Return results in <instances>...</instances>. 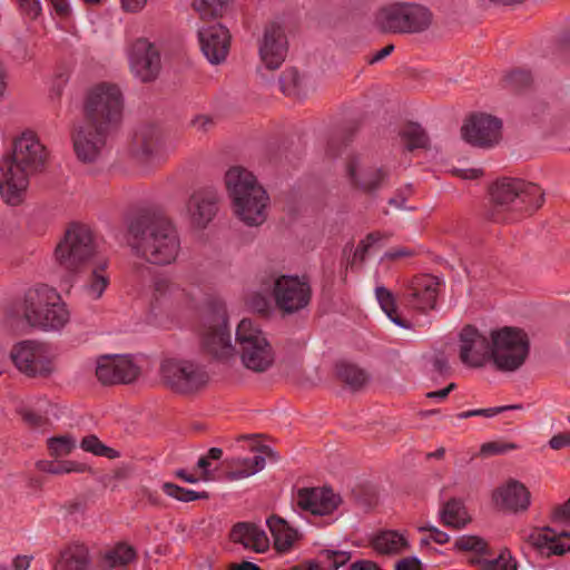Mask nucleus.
I'll return each instance as SVG.
<instances>
[{
  "mask_svg": "<svg viewBox=\"0 0 570 570\" xmlns=\"http://www.w3.org/2000/svg\"><path fill=\"white\" fill-rule=\"evenodd\" d=\"M350 559V552L324 549L318 552L316 559L304 561L291 567L288 570H337L346 564Z\"/></svg>",
  "mask_w": 570,
  "mask_h": 570,
  "instance_id": "7c9ffc66",
  "label": "nucleus"
},
{
  "mask_svg": "<svg viewBox=\"0 0 570 570\" xmlns=\"http://www.w3.org/2000/svg\"><path fill=\"white\" fill-rule=\"evenodd\" d=\"M229 4V0H198L194 2V8L200 13L202 19L207 17H222Z\"/></svg>",
  "mask_w": 570,
  "mask_h": 570,
  "instance_id": "09e8293b",
  "label": "nucleus"
},
{
  "mask_svg": "<svg viewBox=\"0 0 570 570\" xmlns=\"http://www.w3.org/2000/svg\"><path fill=\"white\" fill-rule=\"evenodd\" d=\"M96 375L105 385L128 384L137 379L139 368L121 355H102L98 358Z\"/></svg>",
  "mask_w": 570,
  "mask_h": 570,
  "instance_id": "6ab92c4d",
  "label": "nucleus"
},
{
  "mask_svg": "<svg viewBox=\"0 0 570 570\" xmlns=\"http://www.w3.org/2000/svg\"><path fill=\"white\" fill-rule=\"evenodd\" d=\"M517 562L508 550L502 551L498 558L482 561V570H517Z\"/></svg>",
  "mask_w": 570,
  "mask_h": 570,
  "instance_id": "864d4df0",
  "label": "nucleus"
},
{
  "mask_svg": "<svg viewBox=\"0 0 570 570\" xmlns=\"http://www.w3.org/2000/svg\"><path fill=\"white\" fill-rule=\"evenodd\" d=\"M400 137L410 151L429 146V136L417 122L405 124L400 130Z\"/></svg>",
  "mask_w": 570,
  "mask_h": 570,
  "instance_id": "58836bf2",
  "label": "nucleus"
},
{
  "mask_svg": "<svg viewBox=\"0 0 570 570\" xmlns=\"http://www.w3.org/2000/svg\"><path fill=\"white\" fill-rule=\"evenodd\" d=\"M346 174L351 184L365 194H374L382 188L390 173L385 167H368L357 170V159L351 158L346 164Z\"/></svg>",
  "mask_w": 570,
  "mask_h": 570,
  "instance_id": "bb28decb",
  "label": "nucleus"
},
{
  "mask_svg": "<svg viewBox=\"0 0 570 570\" xmlns=\"http://www.w3.org/2000/svg\"><path fill=\"white\" fill-rule=\"evenodd\" d=\"M340 503L341 497L330 488H302L297 490V507L314 515L331 514Z\"/></svg>",
  "mask_w": 570,
  "mask_h": 570,
  "instance_id": "393cba45",
  "label": "nucleus"
},
{
  "mask_svg": "<svg viewBox=\"0 0 570 570\" xmlns=\"http://www.w3.org/2000/svg\"><path fill=\"white\" fill-rule=\"evenodd\" d=\"M75 448L76 442L69 435L55 436L48 440V450L53 458L68 455Z\"/></svg>",
  "mask_w": 570,
  "mask_h": 570,
  "instance_id": "3c124183",
  "label": "nucleus"
},
{
  "mask_svg": "<svg viewBox=\"0 0 570 570\" xmlns=\"http://www.w3.org/2000/svg\"><path fill=\"white\" fill-rule=\"evenodd\" d=\"M492 341L491 361L501 372H514L527 361L530 340L524 330L503 326L490 332Z\"/></svg>",
  "mask_w": 570,
  "mask_h": 570,
  "instance_id": "9d476101",
  "label": "nucleus"
},
{
  "mask_svg": "<svg viewBox=\"0 0 570 570\" xmlns=\"http://www.w3.org/2000/svg\"><path fill=\"white\" fill-rule=\"evenodd\" d=\"M287 49L284 28L277 22L268 23L259 46V56L266 68L278 69L286 58Z\"/></svg>",
  "mask_w": 570,
  "mask_h": 570,
  "instance_id": "4be33fe9",
  "label": "nucleus"
},
{
  "mask_svg": "<svg viewBox=\"0 0 570 570\" xmlns=\"http://www.w3.org/2000/svg\"><path fill=\"white\" fill-rule=\"evenodd\" d=\"M431 11L413 2H393L380 7L373 16V26L381 33L413 35L429 29Z\"/></svg>",
  "mask_w": 570,
  "mask_h": 570,
  "instance_id": "39448f33",
  "label": "nucleus"
},
{
  "mask_svg": "<svg viewBox=\"0 0 570 570\" xmlns=\"http://www.w3.org/2000/svg\"><path fill=\"white\" fill-rule=\"evenodd\" d=\"M279 87L284 95L301 97L302 78L296 68L285 69L279 77Z\"/></svg>",
  "mask_w": 570,
  "mask_h": 570,
  "instance_id": "a18cd8bd",
  "label": "nucleus"
},
{
  "mask_svg": "<svg viewBox=\"0 0 570 570\" xmlns=\"http://www.w3.org/2000/svg\"><path fill=\"white\" fill-rule=\"evenodd\" d=\"M225 184L240 220L249 226H258L266 220L268 195L253 173L242 166L230 167L225 175Z\"/></svg>",
  "mask_w": 570,
  "mask_h": 570,
  "instance_id": "7ed1b4c3",
  "label": "nucleus"
},
{
  "mask_svg": "<svg viewBox=\"0 0 570 570\" xmlns=\"http://www.w3.org/2000/svg\"><path fill=\"white\" fill-rule=\"evenodd\" d=\"M226 466L225 478L235 481L248 478L265 468V458L254 455L253 458H232L224 461Z\"/></svg>",
  "mask_w": 570,
  "mask_h": 570,
  "instance_id": "2f4dec72",
  "label": "nucleus"
},
{
  "mask_svg": "<svg viewBox=\"0 0 570 570\" xmlns=\"http://www.w3.org/2000/svg\"><path fill=\"white\" fill-rule=\"evenodd\" d=\"M395 570H423L420 559L416 557H407L399 560Z\"/></svg>",
  "mask_w": 570,
  "mask_h": 570,
  "instance_id": "0e129e2a",
  "label": "nucleus"
},
{
  "mask_svg": "<svg viewBox=\"0 0 570 570\" xmlns=\"http://www.w3.org/2000/svg\"><path fill=\"white\" fill-rule=\"evenodd\" d=\"M11 358L16 367L29 377H46L53 371L52 358L47 345L24 341L13 346Z\"/></svg>",
  "mask_w": 570,
  "mask_h": 570,
  "instance_id": "ddd939ff",
  "label": "nucleus"
},
{
  "mask_svg": "<svg viewBox=\"0 0 570 570\" xmlns=\"http://www.w3.org/2000/svg\"><path fill=\"white\" fill-rule=\"evenodd\" d=\"M22 11L31 19H36L41 12L39 0H18Z\"/></svg>",
  "mask_w": 570,
  "mask_h": 570,
  "instance_id": "680f3d73",
  "label": "nucleus"
},
{
  "mask_svg": "<svg viewBox=\"0 0 570 570\" xmlns=\"http://www.w3.org/2000/svg\"><path fill=\"white\" fill-rule=\"evenodd\" d=\"M502 121L487 114L472 115L462 126L463 139L476 147L489 148L497 144L501 136Z\"/></svg>",
  "mask_w": 570,
  "mask_h": 570,
  "instance_id": "dca6fc26",
  "label": "nucleus"
},
{
  "mask_svg": "<svg viewBox=\"0 0 570 570\" xmlns=\"http://www.w3.org/2000/svg\"><path fill=\"white\" fill-rule=\"evenodd\" d=\"M522 406L520 404L514 405H502V406H495V407H489V409H478V410H469L459 413L456 416L458 419H469L472 416H485V417H492L497 414L503 413L505 411L510 410H519Z\"/></svg>",
  "mask_w": 570,
  "mask_h": 570,
  "instance_id": "5fc2aeb1",
  "label": "nucleus"
},
{
  "mask_svg": "<svg viewBox=\"0 0 570 570\" xmlns=\"http://www.w3.org/2000/svg\"><path fill=\"white\" fill-rule=\"evenodd\" d=\"M439 518L444 527L456 531L464 529L471 522L464 502L456 498H451L442 504Z\"/></svg>",
  "mask_w": 570,
  "mask_h": 570,
  "instance_id": "473e14b6",
  "label": "nucleus"
},
{
  "mask_svg": "<svg viewBox=\"0 0 570 570\" xmlns=\"http://www.w3.org/2000/svg\"><path fill=\"white\" fill-rule=\"evenodd\" d=\"M215 325H210L202 337L203 348L217 360H227L233 355L235 346L232 344L230 332L227 326L226 307L222 302L210 303Z\"/></svg>",
  "mask_w": 570,
  "mask_h": 570,
  "instance_id": "4468645a",
  "label": "nucleus"
},
{
  "mask_svg": "<svg viewBox=\"0 0 570 570\" xmlns=\"http://www.w3.org/2000/svg\"><path fill=\"white\" fill-rule=\"evenodd\" d=\"M492 208L489 218L493 222H507L505 212L532 214L544 203V193L537 184L519 178L503 177L490 187ZM514 219V217H511Z\"/></svg>",
  "mask_w": 570,
  "mask_h": 570,
  "instance_id": "20e7f679",
  "label": "nucleus"
},
{
  "mask_svg": "<svg viewBox=\"0 0 570 570\" xmlns=\"http://www.w3.org/2000/svg\"><path fill=\"white\" fill-rule=\"evenodd\" d=\"M38 470L51 474H63V473H92L91 466L86 463H80L76 461H48L42 460L37 462Z\"/></svg>",
  "mask_w": 570,
  "mask_h": 570,
  "instance_id": "ea45409f",
  "label": "nucleus"
},
{
  "mask_svg": "<svg viewBox=\"0 0 570 570\" xmlns=\"http://www.w3.org/2000/svg\"><path fill=\"white\" fill-rule=\"evenodd\" d=\"M336 375L353 391L361 390L368 381V375L364 370L345 362L336 364Z\"/></svg>",
  "mask_w": 570,
  "mask_h": 570,
  "instance_id": "4c0bfd02",
  "label": "nucleus"
},
{
  "mask_svg": "<svg viewBox=\"0 0 570 570\" xmlns=\"http://www.w3.org/2000/svg\"><path fill=\"white\" fill-rule=\"evenodd\" d=\"M266 524L274 539V548L278 552H287L298 539V532L292 528L286 520L278 515H271Z\"/></svg>",
  "mask_w": 570,
  "mask_h": 570,
  "instance_id": "72a5a7b5",
  "label": "nucleus"
},
{
  "mask_svg": "<svg viewBox=\"0 0 570 570\" xmlns=\"http://www.w3.org/2000/svg\"><path fill=\"white\" fill-rule=\"evenodd\" d=\"M230 540L257 553L269 549V539L266 532L252 522H238L230 530Z\"/></svg>",
  "mask_w": 570,
  "mask_h": 570,
  "instance_id": "c85d7f7f",
  "label": "nucleus"
},
{
  "mask_svg": "<svg viewBox=\"0 0 570 570\" xmlns=\"http://www.w3.org/2000/svg\"><path fill=\"white\" fill-rule=\"evenodd\" d=\"M131 71L142 82L154 81L160 71V53L145 38L135 40L129 50Z\"/></svg>",
  "mask_w": 570,
  "mask_h": 570,
  "instance_id": "a211bd4d",
  "label": "nucleus"
},
{
  "mask_svg": "<svg viewBox=\"0 0 570 570\" xmlns=\"http://www.w3.org/2000/svg\"><path fill=\"white\" fill-rule=\"evenodd\" d=\"M376 299L382 308V311L386 314V316L393 322L395 325L402 328H410L411 323L404 318H402L397 314V306L394 294L384 286H377L375 288Z\"/></svg>",
  "mask_w": 570,
  "mask_h": 570,
  "instance_id": "e433bc0d",
  "label": "nucleus"
},
{
  "mask_svg": "<svg viewBox=\"0 0 570 570\" xmlns=\"http://www.w3.org/2000/svg\"><path fill=\"white\" fill-rule=\"evenodd\" d=\"M504 86L512 90H522L528 88L532 82L531 72L524 69H515L509 72L504 79Z\"/></svg>",
  "mask_w": 570,
  "mask_h": 570,
  "instance_id": "603ef678",
  "label": "nucleus"
},
{
  "mask_svg": "<svg viewBox=\"0 0 570 570\" xmlns=\"http://www.w3.org/2000/svg\"><path fill=\"white\" fill-rule=\"evenodd\" d=\"M568 445H570L569 432L558 433L549 440V446L553 450H561Z\"/></svg>",
  "mask_w": 570,
  "mask_h": 570,
  "instance_id": "69168bd1",
  "label": "nucleus"
},
{
  "mask_svg": "<svg viewBox=\"0 0 570 570\" xmlns=\"http://www.w3.org/2000/svg\"><path fill=\"white\" fill-rule=\"evenodd\" d=\"M210 460L207 455H203L198 459L197 468L200 469L202 473L199 479L203 481H214V472L209 470Z\"/></svg>",
  "mask_w": 570,
  "mask_h": 570,
  "instance_id": "e2e57ef3",
  "label": "nucleus"
},
{
  "mask_svg": "<svg viewBox=\"0 0 570 570\" xmlns=\"http://www.w3.org/2000/svg\"><path fill=\"white\" fill-rule=\"evenodd\" d=\"M200 49L206 59L213 65L225 61L230 46V33L219 22L202 27L198 30Z\"/></svg>",
  "mask_w": 570,
  "mask_h": 570,
  "instance_id": "412c9836",
  "label": "nucleus"
},
{
  "mask_svg": "<svg viewBox=\"0 0 570 570\" xmlns=\"http://www.w3.org/2000/svg\"><path fill=\"white\" fill-rule=\"evenodd\" d=\"M91 265V272L85 284V291L92 299H98L109 285L110 278L107 273L108 259L105 257L95 259Z\"/></svg>",
  "mask_w": 570,
  "mask_h": 570,
  "instance_id": "f704fd0d",
  "label": "nucleus"
},
{
  "mask_svg": "<svg viewBox=\"0 0 570 570\" xmlns=\"http://www.w3.org/2000/svg\"><path fill=\"white\" fill-rule=\"evenodd\" d=\"M80 448L97 456H105L108 459H117L120 456V453L117 450L105 445L95 434L82 438Z\"/></svg>",
  "mask_w": 570,
  "mask_h": 570,
  "instance_id": "49530a36",
  "label": "nucleus"
},
{
  "mask_svg": "<svg viewBox=\"0 0 570 570\" xmlns=\"http://www.w3.org/2000/svg\"><path fill=\"white\" fill-rule=\"evenodd\" d=\"M356 131L357 126L354 124L346 125L343 128L336 130L327 142L326 154L333 158L340 156L342 148L347 146L353 140Z\"/></svg>",
  "mask_w": 570,
  "mask_h": 570,
  "instance_id": "79ce46f5",
  "label": "nucleus"
},
{
  "mask_svg": "<svg viewBox=\"0 0 570 570\" xmlns=\"http://www.w3.org/2000/svg\"><path fill=\"white\" fill-rule=\"evenodd\" d=\"M24 316L32 326L59 330L68 323L70 314L55 288L40 285L26 293Z\"/></svg>",
  "mask_w": 570,
  "mask_h": 570,
  "instance_id": "423d86ee",
  "label": "nucleus"
},
{
  "mask_svg": "<svg viewBox=\"0 0 570 570\" xmlns=\"http://www.w3.org/2000/svg\"><path fill=\"white\" fill-rule=\"evenodd\" d=\"M160 146V132L154 125L140 126L134 135L131 153L139 160H148Z\"/></svg>",
  "mask_w": 570,
  "mask_h": 570,
  "instance_id": "c756f323",
  "label": "nucleus"
},
{
  "mask_svg": "<svg viewBox=\"0 0 570 570\" xmlns=\"http://www.w3.org/2000/svg\"><path fill=\"white\" fill-rule=\"evenodd\" d=\"M460 360L470 367H482L491 361L492 341L473 325H465L460 332Z\"/></svg>",
  "mask_w": 570,
  "mask_h": 570,
  "instance_id": "f3484780",
  "label": "nucleus"
},
{
  "mask_svg": "<svg viewBox=\"0 0 570 570\" xmlns=\"http://www.w3.org/2000/svg\"><path fill=\"white\" fill-rule=\"evenodd\" d=\"M519 449V445L513 442L492 441L481 445L480 452L482 455H499L509 451Z\"/></svg>",
  "mask_w": 570,
  "mask_h": 570,
  "instance_id": "6e6d98bb",
  "label": "nucleus"
},
{
  "mask_svg": "<svg viewBox=\"0 0 570 570\" xmlns=\"http://www.w3.org/2000/svg\"><path fill=\"white\" fill-rule=\"evenodd\" d=\"M350 570H383L376 562L371 560H357L350 566Z\"/></svg>",
  "mask_w": 570,
  "mask_h": 570,
  "instance_id": "774afa93",
  "label": "nucleus"
},
{
  "mask_svg": "<svg viewBox=\"0 0 570 570\" xmlns=\"http://www.w3.org/2000/svg\"><path fill=\"white\" fill-rule=\"evenodd\" d=\"M419 531L430 532L431 540L438 544H445L450 541V535L434 525H422L419 528Z\"/></svg>",
  "mask_w": 570,
  "mask_h": 570,
  "instance_id": "13d9d810",
  "label": "nucleus"
},
{
  "mask_svg": "<svg viewBox=\"0 0 570 570\" xmlns=\"http://www.w3.org/2000/svg\"><path fill=\"white\" fill-rule=\"evenodd\" d=\"M236 351L242 364L255 373L268 371L275 361V352L263 331L252 320H242L235 334Z\"/></svg>",
  "mask_w": 570,
  "mask_h": 570,
  "instance_id": "1a4fd4ad",
  "label": "nucleus"
},
{
  "mask_svg": "<svg viewBox=\"0 0 570 570\" xmlns=\"http://www.w3.org/2000/svg\"><path fill=\"white\" fill-rule=\"evenodd\" d=\"M383 238H384V235L382 233L372 232L366 235L365 239L360 242V244L357 245V247L354 252H353V244H351V243L347 244L343 249L344 255H346L347 253H348V255L352 254V258H350V257L347 258L348 259L347 266L353 267L356 259H360V262H363L365 259V255L368 252V249L376 242H379Z\"/></svg>",
  "mask_w": 570,
  "mask_h": 570,
  "instance_id": "37998d69",
  "label": "nucleus"
},
{
  "mask_svg": "<svg viewBox=\"0 0 570 570\" xmlns=\"http://www.w3.org/2000/svg\"><path fill=\"white\" fill-rule=\"evenodd\" d=\"M187 214L194 227L205 228L218 210V194L213 187L195 190L186 204Z\"/></svg>",
  "mask_w": 570,
  "mask_h": 570,
  "instance_id": "5701e85b",
  "label": "nucleus"
},
{
  "mask_svg": "<svg viewBox=\"0 0 570 570\" xmlns=\"http://www.w3.org/2000/svg\"><path fill=\"white\" fill-rule=\"evenodd\" d=\"M130 246L147 263L165 266L174 263L180 252V238L173 222L159 214L144 213L128 227Z\"/></svg>",
  "mask_w": 570,
  "mask_h": 570,
  "instance_id": "f03ea898",
  "label": "nucleus"
},
{
  "mask_svg": "<svg viewBox=\"0 0 570 570\" xmlns=\"http://www.w3.org/2000/svg\"><path fill=\"white\" fill-rule=\"evenodd\" d=\"M189 294L165 275L155 276L151 285L150 306L154 309H169L188 304Z\"/></svg>",
  "mask_w": 570,
  "mask_h": 570,
  "instance_id": "a878e982",
  "label": "nucleus"
},
{
  "mask_svg": "<svg viewBox=\"0 0 570 570\" xmlns=\"http://www.w3.org/2000/svg\"><path fill=\"white\" fill-rule=\"evenodd\" d=\"M439 291L438 277L430 274L417 275L403 288L401 299L409 307L425 313L435 308Z\"/></svg>",
  "mask_w": 570,
  "mask_h": 570,
  "instance_id": "2eb2a0df",
  "label": "nucleus"
},
{
  "mask_svg": "<svg viewBox=\"0 0 570 570\" xmlns=\"http://www.w3.org/2000/svg\"><path fill=\"white\" fill-rule=\"evenodd\" d=\"M47 158V148L33 131L27 130L13 140L11 154L0 163V193L8 205L22 203L29 177L45 168Z\"/></svg>",
  "mask_w": 570,
  "mask_h": 570,
  "instance_id": "f257e3e1",
  "label": "nucleus"
},
{
  "mask_svg": "<svg viewBox=\"0 0 570 570\" xmlns=\"http://www.w3.org/2000/svg\"><path fill=\"white\" fill-rule=\"evenodd\" d=\"M164 493L181 502H191L196 500L209 499L207 491L197 492L194 490L181 488L171 482H165L161 487Z\"/></svg>",
  "mask_w": 570,
  "mask_h": 570,
  "instance_id": "c03bdc74",
  "label": "nucleus"
},
{
  "mask_svg": "<svg viewBox=\"0 0 570 570\" xmlns=\"http://www.w3.org/2000/svg\"><path fill=\"white\" fill-rule=\"evenodd\" d=\"M110 131L98 128L85 121L72 134L73 149L78 159L82 163H94L100 156L106 146Z\"/></svg>",
  "mask_w": 570,
  "mask_h": 570,
  "instance_id": "aec40b11",
  "label": "nucleus"
},
{
  "mask_svg": "<svg viewBox=\"0 0 570 570\" xmlns=\"http://www.w3.org/2000/svg\"><path fill=\"white\" fill-rule=\"evenodd\" d=\"M136 558L135 549L126 543H118L114 549L105 552L102 556L104 567L114 569L127 566Z\"/></svg>",
  "mask_w": 570,
  "mask_h": 570,
  "instance_id": "a19ab883",
  "label": "nucleus"
},
{
  "mask_svg": "<svg viewBox=\"0 0 570 570\" xmlns=\"http://www.w3.org/2000/svg\"><path fill=\"white\" fill-rule=\"evenodd\" d=\"M21 415L23 421L31 428H40L47 423V419L45 416L30 410H23Z\"/></svg>",
  "mask_w": 570,
  "mask_h": 570,
  "instance_id": "052dcab7",
  "label": "nucleus"
},
{
  "mask_svg": "<svg viewBox=\"0 0 570 570\" xmlns=\"http://www.w3.org/2000/svg\"><path fill=\"white\" fill-rule=\"evenodd\" d=\"M63 559L66 570H86L90 562L88 549L83 546H76Z\"/></svg>",
  "mask_w": 570,
  "mask_h": 570,
  "instance_id": "de8ad7c7",
  "label": "nucleus"
},
{
  "mask_svg": "<svg viewBox=\"0 0 570 570\" xmlns=\"http://www.w3.org/2000/svg\"><path fill=\"white\" fill-rule=\"evenodd\" d=\"M357 501L364 508H373L377 503L376 492L372 488L361 487L354 491Z\"/></svg>",
  "mask_w": 570,
  "mask_h": 570,
  "instance_id": "4d7b16f0",
  "label": "nucleus"
},
{
  "mask_svg": "<svg viewBox=\"0 0 570 570\" xmlns=\"http://www.w3.org/2000/svg\"><path fill=\"white\" fill-rule=\"evenodd\" d=\"M493 500L502 509L513 512L524 511L530 504V492L521 482L510 480L493 492Z\"/></svg>",
  "mask_w": 570,
  "mask_h": 570,
  "instance_id": "cd10ccee",
  "label": "nucleus"
},
{
  "mask_svg": "<svg viewBox=\"0 0 570 570\" xmlns=\"http://www.w3.org/2000/svg\"><path fill=\"white\" fill-rule=\"evenodd\" d=\"M160 373L164 383L183 395L200 391L209 381L205 366L189 360H166L161 363Z\"/></svg>",
  "mask_w": 570,
  "mask_h": 570,
  "instance_id": "9b49d317",
  "label": "nucleus"
},
{
  "mask_svg": "<svg viewBox=\"0 0 570 570\" xmlns=\"http://www.w3.org/2000/svg\"><path fill=\"white\" fill-rule=\"evenodd\" d=\"M454 548L459 551H473L479 554L488 553V543L476 535H461L455 540Z\"/></svg>",
  "mask_w": 570,
  "mask_h": 570,
  "instance_id": "8fccbe9b",
  "label": "nucleus"
},
{
  "mask_svg": "<svg viewBox=\"0 0 570 570\" xmlns=\"http://www.w3.org/2000/svg\"><path fill=\"white\" fill-rule=\"evenodd\" d=\"M55 256L58 264L69 271L79 272L89 266L97 255V243L94 232L85 224L72 223L66 230L63 238L58 243Z\"/></svg>",
  "mask_w": 570,
  "mask_h": 570,
  "instance_id": "0eeeda50",
  "label": "nucleus"
},
{
  "mask_svg": "<svg viewBox=\"0 0 570 570\" xmlns=\"http://www.w3.org/2000/svg\"><path fill=\"white\" fill-rule=\"evenodd\" d=\"M372 547L381 554H397L407 547V540L399 532L387 530L373 538Z\"/></svg>",
  "mask_w": 570,
  "mask_h": 570,
  "instance_id": "c9c22d12",
  "label": "nucleus"
},
{
  "mask_svg": "<svg viewBox=\"0 0 570 570\" xmlns=\"http://www.w3.org/2000/svg\"><path fill=\"white\" fill-rule=\"evenodd\" d=\"M124 99L117 85L101 82L87 94L85 121L107 131L115 130L122 118Z\"/></svg>",
  "mask_w": 570,
  "mask_h": 570,
  "instance_id": "6e6552de",
  "label": "nucleus"
},
{
  "mask_svg": "<svg viewBox=\"0 0 570 570\" xmlns=\"http://www.w3.org/2000/svg\"><path fill=\"white\" fill-rule=\"evenodd\" d=\"M551 519L554 522H570V498L553 508Z\"/></svg>",
  "mask_w": 570,
  "mask_h": 570,
  "instance_id": "bf43d9fd",
  "label": "nucleus"
},
{
  "mask_svg": "<svg viewBox=\"0 0 570 570\" xmlns=\"http://www.w3.org/2000/svg\"><path fill=\"white\" fill-rule=\"evenodd\" d=\"M191 125L199 131H208L210 128H213L214 120L208 116L200 115L193 119Z\"/></svg>",
  "mask_w": 570,
  "mask_h": 570,
  "instance_id": "338daca9",
  "label": "nucleus"
},
{
  "mask_svg": "<svg viewBox=\"0 0 570 570\" xmlns=\"http://www.w3.org/2000/svg\"><path fill=\"white\" fill-rule=\"evenodd\" d=\"M273 298L283 315H292L309 305L312 287L305 276L281 275L274 281Z\"/></svg>",
  "mask_w": 570,
  "mask_h": 570,
  "instance_id": "f8f14e48",
  "label": "nucleus"
},
{
  "mask_svg": "<svg viewBox=\"0 0 570 570\" xmlns=\"http://www.w3.org/2000/svg\"><path fill=\"white\" fill-rule=\"evenodd\" d=\"M523 540L542 557L563 556L570 550V532L558 534L550 527L534 528Z\"/></svg>",
  "mask_w": 570,
  "mask_h": 570,
  "instance_id": "b1692460",
  "label": "nucleus"
}]
</instances>
